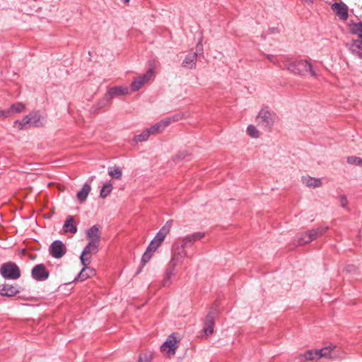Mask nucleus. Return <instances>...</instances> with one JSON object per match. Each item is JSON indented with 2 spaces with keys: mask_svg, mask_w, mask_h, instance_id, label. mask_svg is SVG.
<instances>
[{
  "mask_svg": "<svg viewBox=\"0 0 362 362\" xmlns=\"http://www.w3.org/2000/svg\"><path fill=\"white\" fill-rule=\"evenodd\" d=\"M286 69L294 74L304 76L310 74L312 76H317V73L313 66L307 60H298L287 63Z\"/></svg>",
  "mask_w": 362,
  "mask_h": 362,
  "instance_id": "1",
  "label": "nucleus"
},
{
  "mask_svg": "<svg viewBox=\"0 0 362 362\" xmlns=\"http://www.w3.org/2000/svg\"><path fill=\"white\" fill-rule=\"evenodd\" d=\"M173 226V220H168L164 226L156 233L154 238L151 241L147 250L154 252L164 241L166 235L169 233Z\"/></svg>",
  "mask_w": 362,
  "mask_h": 362,
  "instance_id": "2",
  "label": "nucleus"
},
{
  "mask_svg": "<svg viewBox=\"0 0 362 362\" xmlns=\"http://www.w3.org/2000/svg\"><path fill=\"white\" fill-rule=\"evenodd\" d=\"M276 119V114L268 107H262L257 116L259 124L270 129L274 124Z\"/></svg>",
  "mask_w": 362,
  "mask_h": 362,
  "instance_id": "3",
  "label": "nucleus"
},
{
  "mask_svg": "<svg viewBox=\"0 0 362 362\" xmlns=\"http://www.w3.org/2000/svg\"><path fill=\"white\" fill-rule=\"evenodd\" d=\"M328 230V227H319L308 231L300 233L297 237V245L309 243L323 235Z\"/></svg>",
  "mask_w": 362,
  "mask_h": 362,
  "instance_id": "4",
  "label": "nucleus"
},
{
  "mask_svg": "<svg viewBox=\"0 0 362 362\" xmlns=\"http://www.w3.org/2000/svg\"><path fill=\"white\" fill-rule=\"evenodd\" d=\"M0 273L5 279L16 280L21 276V271L18 266L12 262L1 264Z\"/></svg>",
  "mask_w": 362,
  "mask_h": 362,
  "instance_id": "5",
  "label": "nucleus"
},
{
  "mask_svg": "<svg viewBox=\"0 0 362 362\" xmlns=\"http://www.w3.org/2000/svg\"><path fill=\"white\" fill-rule=\"evenodd\" d=\"M319 359L322 358L327 359H337L344 357V352L336 345L329 344L317 349Z\"/></svg>",
  "mask_w": 362,
  "mask_h": 362,
  "instance_id": "6",
  "label": "nucleus"
},
{
  "mask_svg": "<svg viewBox=\"0 0 362 362\" xmlns=\"http://www.w3.org/2000/svg\"><path fill=\"white\" fill-rule=\"evenodd\" d=\"M99 245L93 242H88L83 248L80 256V261L83 266L90 264L91 255L96 254L99 251Z\"/></svg>",
  "mask_w": 362,
  "mask_h": 362,
  "instance_id": "7",
  "label": "nucleus"
},
{
  "mask_svg": "<svg viewBox=\"0 0 362 362\" xmlns=\"http://www.w3.org/2000/svg\"><path fill=\"white\" fill-rule=\"evenodd\" d=\"M49 254L56 259L62 257L66 252V247L62 241L54 240L49 246Z\"/></svg>",
  "mask_w": 362,
  "mask_h": 362,
  "instance_id": "8",
  "label": "nucleus"
},
{
  "mask_svg": "<svg viewBox=\"0 0 362 362\" xmlns=\"http://www.w3.org/2000/svg\"><path fill=\"white\" fill-rule=\"evenodd\" d=\"M177 117H168L164 119L160 120L159 122L155 124L149 128H147L146 130L149 133V135L156 134L158 132L163 131L165 128H166L172 122L177 121Z\"/></svg>",
  "mask_w": 362,
  "mask_h": 362,
  "instance_id": "9",
  "label": "nucleus"
},
{
  "mask_svg": "<svg viewBox=\"0 0 362 362\" xmlns=\"http://www.w3.org/2000/svg\"><path fill=\"white\" fill-rule=\"evenodd\" d=\"M153 70L150 68L145 74L139 76L132 81L131 83V92L139 90L153 76Z\"/></svg>",
  "mask_w": 362,
  "mask_h": 362,
  "instance_id": "10",
  "label": "nucleus"
},
{
  "mask_svg": "<svg viewBox=\"0 0 362 362\" xmlns=\"http://www.w3.org/2000/svg\"><path fill=\"white\" fill-rule=\"evenodd\" d=\"M216 314L217 310L212 308L206 316L204 327V332L206 335L211 334L214 332V319Z\"/></svg>",
  "mask_w": 362,
  "mask_h": 362,
  "instance_id": "11",
  "label": "nucleus"
},
{
  "mask_svg": "<svg viewBox=\"0 0 362 362\" xmlns=\"http://www.w3.org/2000/svg\"><path fill=\"white\" fill-rule=\"evenodd\" d=\"M32 277L38 281H43L48 279L49 272L45 269V267L42 264L35 265L31 271Z\"/></svg>",
  "mask_w": 362,
  "mask_h": 362,
  "instance_id": "12",
  "label": "nucleus"
},
{
  "mask_svg": "<svg viewBox=\"0 0 362 362\" xmlns=\"http://www.w3.org/2000/svg\"><path fill=\"white\" fill-rule=\"evenodd\" d=\"M20 287L18 285L10 284H0V295L1 296L13 297L21 292Z\"/></svg>",
  "mask_w": 362,
  "mask_h": 362,
  "instance_id": "13",
  "label": "nucleus"
},
{
  "mask_svg": "<svg viewBox=\"0 0 362 362\" xmlns=\"http://www.w3.org/2000/svg\"><path fill=\"white\" fill-rule=\"evenodd\" d=\"M318 360L317 349H309L296 356L294 359V362H308Z\"/></svg>",
  "mask_w": 362,
  "mask_h": 362,
  "instance_id": "14",
  "label": "nucleus"
},
{
  "mask_svg": "<svg viewBox=\"0 0 362 362\" xmlns=\"http://www.w3.org/2000/svg\"><path fill=\"white\" fill-rule=\"evenodd\" d=\"M333 12L342 21L348 18V6L343 2H334L331 5Z\"/></svg>",
  "mask_w": 362,
  "mask_h": 362,
  "instance_id": "15",
  "label": "nucleus"
},
{
  "mask_svg": "<svg viewBox=\"0 0 362 362\" xmlns=\"http://www.w3.org/2000/svg\"><path fill=\"white\" fill-rule=\"evenodd\" d=\"M129 89L127 86H115L110 88L106 92V99L111 100L112 98L129 94Z\"/></svg>",
  "mask_w": 362,
  "mask_h": 362,
  "instance_id": "16",
  "label": "nucleus"
},
{
  "mask_svg": "<svg viewBox=\"0 0 362 362\" xmlns=\"http://www.w3.org/2000/svg\"><path fill=\"white\" fill-rule=\"evenodd\" d=\"M205 237V233L197 232L192 235H188L182 237L181 240V245L182 247H186L193 245L196 241H198Z\"/></svg>",
  "mask_w": 362,
  "mask_h": 362,
  "instance_id": "17",
  "label": "nucleus"
},
{
  "mask_svg": "<svg viewBox=\"0 0 362 362\" xmlns=\"http://www.w3.org/2000/svg\"><path fill=\"white\" fill-rule=\"evenodd\" d=\"M185 248V247H182V245L181 246H177L174 248L170 262L176 265L179 263H182L184 258L187 256V252Z\"/></svg>",
  "mask_w": 362,
  "mask_h": 362,
  "instance_id": "18",
  "label": "nucleus"
},
{
  "mask_svg": "<svg viewBox=\"0 0 362 362\" xmlns=\"http://www.w3.org/2000/svg\"><path fill=\"white\" fill-rule=\"evenodd\" d=\"M86 237L89 242L100 244L101 231L98 225H94L86 231Z\"/></svg>",
  "mask_w": 362,
  "mask_h": 362,
  "instance_id": "19",
  "label": "nucleus"
},
{
  "mask_svg": "<svg viewBox=\"0 0 362 362\" xmlns=\"http://www.w3.org/2000/svg\"><path fill=\"white\" fill-rule=\"evenodd\" d=\"M177 341L175 339H168L160 346L162 352H166L170 356L175 354L177 349Z\"/></svg>",
  "mask_w": 362,
  "mask_h": 362,
  "instance_id": "20",
  "label": "nucleus"
},
{
  "mask_svg": "<svg viewBox=\"0 0 362 362\" xmlns=\"http://www.w3.org/2000/svg\"><path fill=\"white\" fill-rule=\"evenodd\" d=\"M197 59V52L189 53L183 60L182 66L189 69H194L196 66Z\"/></svg>",
  "mask_w": 362,
  "mask_h": 362,
  "instance_id": "21",
  "label": "nucleus"
},
{
  "mask_svg": "<svg viewBox=\"0 0 362 362\" xmlns=\"http://www.w3.org/2000/svg\"><path fill=\"white\" fill-rule=\"evenodd\" d=\"M176 264L170 262L168 267L165 270V278L163 282V286H168L171 284L170 279L175 275Z\"/></svg>",
  "mask_w": 362,
  "mask_h": 362,
  "instance_id": "22",
  "label": "nucleus"
},
{
  "mask_svg": "<svg viewBox=\"0 0 362 362\" xmlns=\"http://www.w3.org/2000/svg\"><path fill=\"white\" fill-rule=\"evenodd\" d=\"M64 232H69L72 234H75L77 232V227L74 223V218L72 216H68L63 226Z\"/></svg>",
  "mask_w": 362,
  "mask_h": 362,
  "instance_id": "23",
  "label": "nucleus"
},
{
  "mask_svg": "<svg viewBox=\"0 0 362 362\" xmlns=\"http://www.w3.org/2000/svg\"><path fill=\"white\" fill-rule=\"evenodd\" d=\"M303 183L308 187H320L322 185V182L320 178H315L312 177H303Z\"/></svg>",
  "mask_w": 362,
  "mask_h": 362,
  "instance_id": "24",
  "label": "nucleus"
},
{
  "mask_svg": "<svg viewBox=\"0 0 362 362\" xmlns=\"http://www.w3.org/2000/svg\"><path fill=\"white\" fill-rule=\"evenodd\" d=\"M29 116H30V126L35 127L43 126L44 119L38 112H32Z\"/></svg>",
  "mask_w": 362,
  "mask_h": 362,
  "instance_id": "25",
  "label": "nucleus"
},
{
  "mask_svg": "<svg viewBox=\"0 0 362 362\" xmlns=\"http://www.w3.org/2000/svg\"><path fill=\"white\" fill-rule=\"evenodd\" d=\"M91 189L90 185L86 183L83 185L81 189L77 192L76 197L80 202H83L86 200L88 194Z\"/></svg>",
  "mask_w": 362,
  "mask_h": 362,
  "instance_id": "26",
  "label": "nucleus"
},
{
  "mask_svg": "<svg viewBox=\"0 0 362 362\" xmlns=\"http://www.w3.org/2000/svg\"><path fill=\"white\" fill-rule=\"evenodd\" d=\"M94 273V271L91 269L88 266H83V268L81 269V272L78 274V276L74 279V281H84L88 277L90 276L91 274Z\"/></svg>",
  "mask_w": 362,
  "mask_h": 362,
  "instance_id": "27",
  "label": "nucleus"
},
{
  "mask_svg": "<svg viewBox=\"0 0 362 362\" xmlns=\"http://www.w3.org/2000/svg\"><path fill=\"white\" fill-rule=\"evenodd\" d=\"M108 175L113 179L119 180L122 176V172L119 167L113 166L107 168Z\"/></svg>",
  "mask_w": 362,
  "mask_h": 362,
  "instance_id": "28",
  "label": "nucleus"
},
{
  "mask_svg": "<svg viewBox=\"0 0 362 362\" xmlns=\"http://www.w3.org/2000/svg\"><path fill=\"white\" fill-rule=\"evenodd\" d=\"M110 100L109 99H106V95L105 94L104 97L98 100L92 107V110L93 112H97L99 110L105 107L107 104L108 103H110Z\"/></svg>",
  "mask_w": 362,
  "mask_h": 362,
  "instance_id": "29",
  "label": "nucleus"
},
{
  "mask_svg": "<svg viewBox=\"0 0 362 362\" xmlns=\"http://www.w3.org/2000/svg\"><path fill=\"white\" fill-rule=\"evenodd\" d=\"M112 185L110 181L106 182L104 184V185L102 187L100 192V196L102 198H106L112 192Z\"/></svg>",
  "mask_w": 362,
  "mask_h": 362,
  "instance_id": "30",
  "label": "nucleus"
},
{
  "mask_svg": "<svg viewBox=\"0 0 362 362\" xmlns=\"http://www.w3.org/2000/svg\"><path fill=\"white\" fill-rule=\"evenodd\" d=\"M247 133L252 138H259L260 136L259 131L253 124H250L247 127Z\"/></svg>",
  "mask_w": 362,
  "mask_h": 362,
  "instance_id": "31",
  "label": "nucleus"
},
{
  "mask_svg": "<svg viewBox=\"0 0 362 362\" xmlns=\"http://www.w3.org/2000/svg\"><path fill=\"white\" fill-rule=\"evenodd\" d=\"M25 105L22 103H16L9 107L10 110L11 111L12 115H13L16 113H20L22 112L25 110Z\"/></svg>",
  "mask_w": 362,
  "mask_h": 362,
  "instance_id": "32",
  "label": "nucleus"
},
{
  "mask_svg": "<svg viewBox=\"0 0 362 362\" xmlns=\"http://www.w3.org/2000/svg\"><path fill=\"white\" fill-rule=\"evenodd\" d=\"M15 123L18 124L20 129H26L27 125L30 126V116L29 115H25L21 120H16Z\"/></svg>",
  "mask_w": 362,
  "mask_h": 362,
  "instance_id": "33",
  "label": "nucleus"
},
{
  "mask_svg": "<svg viewBox=\"0 0 362 362\" xmlns=\"http://www.w3.org/2000/svg\"><path fill=\"white\" fill-rule=\"evenodd\" d=\"M350 52L362 50V42L358 39L353 40L349 45Z\"/></svg>",
  "mask_w": 362,
  "mask_h": 362,
  "instance_id": "34",
  "label": "nucleus"
},
{
  "mask_svg": "<svg viewBox=\"0 0 362 362\" xmlns=\"http://www.w3.org/2000/svg\"><path fill=\"white\" fill-rule=\"evenodd\" d=\"M149 136H150L149 133L146 129L142 133H141L138 135H136L134 137V141L136 143L145 141L148 139Z\"/></svg>",
  "mask_w": 362,
  "mask_h": 362,
  "instance_id": "35",
  "label": "nucleus"
},
{
  "mask_svg": "<svg viewBox=\"0 0 362 362\" xmlns=\"http://www.w3.org/2000/svg\"><path fill=\"white\" fill-rule=\"evenodd\" d=\"M153 359V354L151 352H146L139 355L138 362H151Z\"/></svg>",
  "mask_w": 362,
  "mask_h": 362,
  "instance_id": "36",
  "label": "nucleus"
},
{
  "mask_svg": "<svg viewBox=\"0 0 362 362\" xmlns=\"http://www.w3.org/2000/svg\"><path fill=\"white\" fill-rule=\"evenodd\" d=\"M346 161L350 165H362V158L357 156H349Z\"/></svg>",
  "mask_w": 362,
  "mask_h": 362,
  "instance_id": "37",
  "label": "nucleus"
},
{
  "mask_svg": "<svg viewBox=\"0 0 362 362\" xmlns=\"http://www.w3.org/2000/svg\"><path fill=\"white\" fill-rule=\"evenodd\" d=\"M153 254V252L146 249V252L144 253L141 257V267H143L145 265V264H146L150 260Z\"/></svg>",
  "mask_w": 362,
  "mask_h": 362,
  "instance_id": "38",
  "label": "nucleus"
},
{
  "mask_svg": "<svg viewBox=\"0 0 362 362\" xmlns=\"http://www.w3.org/2000/svg\"><path fill=\"white\" fill-rule=\"evenodd\" d=\"M351 31L352 33L357 34L358 35L362 34V22L354 24L351 28Z\"/></svg>",
  "mask_w": 362,
  "mask_h": 362,
  "instance_id": "39",
  "label": "nucleus"
},
{
  "mask_svg": "<svg viewBox=\"0 0 362 362\" xmlns=\"http://www.w3.org/2000/svg\"><path fill=\"white\" fill-rule=\"evenodd\" d=\"M12 114H11V111L10 110V109H6V110H0V117L1 118H7V117H12Z\"/></svg>",
  "mask_w": 362,
  "mask_h": 362,
  "instance_id": "40",
  "label": "nucleus"
},
{
  "mask_svg": "<svg viewBox=\"0 0 362 362\" xmlns=\"http://www.w3.org/2000/svg\"><path fill=\"white\" fill-rule=\"evenodd\" d=\"M339 201H340V203H341V206L344 208V209H346L347 207V198L346 197V195H341L339 196Z\"/></svg>",
  "mask_w": 362,
  "mask_h": 362,
  "instance_id": "41",
  "label": "nucleus"
},
{
  "mask_svg": "<svg viewBox=\"0 0 362 362\" xmlns=\"http://www.w3.org/2000/svg\"><path fill=\"white\" fill-rule=\"evenodd\" d=\"M345 269L349 273H354L356 271V267L354 264H349L346 267Z\"/></svg>",
  "mask_w": 362,
  "mask_h": 362,
  "instance_id": "42",
  "label": "nucleus"
},
{
  "mask_svg": "<svg viewBox=\"0 0 362 362\" xmlns=\"http://www.w3.org/2000/svg\"><path fill=\"white\" fill-rule=\"evenodd\" d=\"M353 54L358 57L359 59H362V49L361 50H357L355 52H351Z\"/></svg>",
  "mask_w": 362,
  "mask_h": 362,
  "instance_id": "43",
  "label": "nucleus"
},
{
  "mask_svg": "<svg viewBox=\"0 0 362 362\" xmlns=\"http://www.w3.org/2000/svg\"><path fill=\"white\" fill-rule=\"evenodd\" d=\"M267 58L269 61H271V62H274V63H276V62L274 61V57L273 55L268 54V55L267 56Z\"/></svg>",
  "mask_w": 362,
  "mask_h": 362,
  "instance_id": "44",
  "label": "nucleus"
},
{
  "mask_svg": "<svg viewBox=\"0 0 362 362\" xmlns=\"http://www.w3.org/2000/svg\"><path fill=\"white\" fill-rule=\"evenodd\" d=\"M202 45L201 41H199L198 42V44L197 45V49H202Z\"/></svg>",
  "mask_w": 362,
  "mask_h": 362,
  "instance_id": "45",
  "label": "nucleus"
},
{
  "mask_svg": "<svg viewBox=\"0 0 362 362\" xmlns=\"http://www.w3.org/2000/svg\"><path fill=\"white\" fill-rule=\"evenodd\" d=\"M302 1H305L306 3L310 4L312 3V0H301Z\"/></svg>",
  "mask_w": 362,
  "mask_h": 362,
  "instance_id": "46",
  "label": "nucleus"
},
{
  "mask_svg": "<svg viewBox=\"0 0 362 362\" xmlns=\"http://www.w3.org/2000/svg\"><path fill=\"white\" fill-rule=\"evenodd\" d=\"M130 0H123V2L124 4H128Z\"/></svg>",
  "mask_w": 362,
  "mask_h": 362,
  "instance_id": "47",
  "label": "nucleus"
},
{
  "mask_svg": "<svg viewBox=\"0 0 362 362\" xmlns=\"http://www.w3.org/2000/svg\"><path fill=\"white\" fill-rule=\"evenodd\" d=\"M94 178H95V176H91V177L89 178V180H90V181H93Z\"/></svg>",
  "mask_w": 362,
  "mask_h": 362,
  "instance_id": "48",
  "label": "nucleus"
},
{
  "mask_svg": "<svg viewBox=\"0 0 362 362\" xmlns=\"http://www.w3.org/2000/svg\"><path fill=\"white\" fill-rule=\"evenodd\" d=\"M141 271V267L138 270V272H136L137 274L140 273Z\"/></svg>",
  "mask_w": 362,
  "mask_h": 362,
  "instance_id": "49",
  "label": "nucleus"
}]
</instances>
